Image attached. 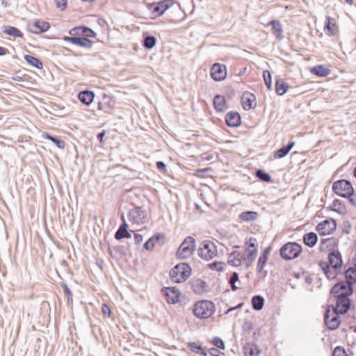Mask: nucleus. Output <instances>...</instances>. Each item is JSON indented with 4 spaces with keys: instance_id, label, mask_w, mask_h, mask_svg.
Segmentation results:
<instances>
[{
    "instance_id": "1",
    "label": "nucleus",
    "mask_w": 356,
    "mask_h": 356,
    "mask_svg": "<svg viewBox=\"0 0 356 356\" xmlns=\"http://www.w3.org/2000/svg\"><path fill=\"white\" fill-rule=\"evenodd\" d=\"M332 188L337 195L348 199L351 205L356 207V193L349 180H337L332 184Z\"/></svg>"
},
{
    "instance_id": "2",
    "label": "nucleus",
    "mask_w": 356,
    "mask_h": 356,
    "mask_svg": "<svg viewBox=\"0 0 356 356\" xmlns=\"http://www.w3.org/2000/svg\"><path fill=\"white\" fill-rule=\"evenodd\" d=\"M216 311L214 303L211 300H201L197 301L193 307V314L200 319H207L211 317Z\"/></svg>"
},
{
    "instance_id": "3",
    "label": "nucleus",
    "mask_w": 356,
    "mask_h": 356,
    "mask_svg": "<svg viewBox=\"0 0 356 356\" xmlns=\"http://www.w3.org/2000/svg\"><path fill=\"white\" fill-rule=\"evenodd\" d=\"M192 268L186 262L175 265L169 272V276L175 283H182L191 276Z\"/></svg>"
},
{
    "instance_id": "4",
    "label": "nucleus",
    "mask_w": 356,
    "mask_h": 356,
    "mask_svg": "<svg viewBox=\"0 0 356 356\" xmlns=\"http://www.w3.org/2000/svg\"><path fill=\"white\" fill-rule=\"evenodd\" d=\"M302 251V246L299 243L287 242L280 248V254L283 259L289 261L298 257Z\"/></svg>"
},
{
    "instance_id": "5",
    "label": "nucleus",
    "mask_w": 356,
    "mask_h": 356,
    "mask_svg": "<svg viewBox=\"0 0 356 356\" xmlns=\"http://www.w3.org/2000/svg\"><path fill=\"white\" fill-rule=\"evenodd\" d=\"M195 239L193 236H188L184 238L179 245L176 252V257L181 259H188L195 252Z\"/></svg>"
},
{
    "instance_id": "6",
    "label": "nucleus",
    "mask_w": 356,
    "mask_h": 356,
    "mask_svg": "<svg viewBox=\"0 0 356 356\" xmlns=\"http://www.w3.org/2000/svg\"><path fill=\"white\" fill-rule=\"evenodd\" d=\"M197 254L201 259L210 261L217 255V246L213 241L204 240L197 249Z\"/></svg>"
},
{
    "instance_id": "7",
    "label": "nucleus",
    "mask_w": 356,
    "mask_h": 356,
    "mask_svg": "<svg viewBox=\"0 0 356 356\" xmlns=\"http://www.w3.org/2000/svg\"><path fill=\"white\" fill-rule=\"evenodd\" d=\"M332 296H347L350 297L353 293V282L347 280H341L336 283L331 289Z\"/></svg>"
},
{
    "instance_id": "8",
    "label": "nucleus",
    "mask_w": 356,
    "mask_h": 356,
    "mask_svg": "<svg viewBox=\"0 0 356 356\" xmlns=\"http://www.w3.org/2000/svg\"><path fill=\"white\" fill-rule=\"evenodd\" d=\"M340 315L341 313L327 307L324 314V322L328 330H335L339 327L341 324Z\"/></svg>"
},
{
    "instance_id": "9",
    "label": "nucleus",
    "mask_w": 356,
    "mask_h": 356,
    "mask_svg": "<svg viewBox=\"0 0 356 356\" xmlns=\"http://www.w3.org/2000/svg\"><path fill=\"white\" fill-rule=\"evenodd\" d=\"M162 296L168 304L175 305L179 302L181 293L176 286H165L161 290Z\"/></svg>"
},
{
    "instance_id": "10",
    "label": "nucleus",
    "mask_w": 356,
    "mask_h": 356,
    "mask_svg": "<svg viewBox=\"0 0 356 356\" xmlns=\"http://www.w3.org/2000/svg\"><path fill=\"white\" fill-rule=\"evenodd\" d=\"M337 227V220L330 218L319 222L316 227V230L321 236H325L332 234L336 230Z\"/></svg>"
},
{
    "instance_id": "11",
    "label": "nucleus",
    "mask_w": 356,
    "mask_h": 356,
    "mask_svg": "<svg viewBox=\"0 0 356 356\" xmlns=\"http://www.w3.org/2000/svg\"><path fill=\"white\" fill-rule=\"evenodd\" d=\"M337 298L336 305H330L327 307L333 311L341 313V315L346 314L350 308V299L347 296H333Z\"/></svg>"
},
{
    "instance_id": "12",
    "label": "nucleus",
    "mask_w": 356,
    "mask_h": 356,
    "mask_svg": "<svg viewBox=\"0 0 356 356\" xmlns=\"http://www.w3.org/2000/svg\"><path fill=\"white\" fill-rule=\"evenodd\" d=\"M327 259L330 267L332 266L337 273H341L343 269V260L341 254L338 250L330 252Z\"/></svg>"
},
{
    "instance_id": "13",
    "label": "nucleus",
    "mask_w": 356,
    "mask_h": 356,
    "mask_svg": "<svg viewBox=\"0 0 356 356\" xmlns=\"http://www.w3.org/2000/svg\"><path fill=\"white\" fill-rule=\"evenodd\" d=\"M227 66L219 63H214L210 70L211 78L216 81H222L227 77Z\"/></svg>"
},
{
    "instance_id": "14",
    "label": "nucleus",
    "mask_w": 356,
    "mask_h": 356,
    "mask_svg": "<svg viewBox=\"0 0 356 356\" xmlns=\"http://www.w3.org/2000/svg\"><path fill=\"white\" fill-rule=\"evenodd\" d=\"M50 24L44 20L36 19L33 24H28V31L33 34H40L47 32L50 29Z\"/></svg>"
},
{
    "instance_id": "15",
    "label": "nucleus",
    "mask_w": 356,
    "mask_h": 356,
    "mask_svg": "<svg viewBox=\"0 0 356 356\" xmlns=\"http://www.w3.org/2000/svg\"><path fill=\"white\" fill-rule=\"evenodd\" d=\"M175 3L174 0H161L155 2V7H154V17L153 19L162 16L165 12L171 8Z\"/></svg>"
},
{
    "instance_id": "16",
    "label": "nucleus",
    "mask_w": 356,
    "mask_h": 356,
    "mask_svg": "<svg viewBox=\"0 0 356 356\" xmlns=\"http://www.w3.org/2000/svg\"><path fill=\"white\" fill-rule=\"evenodd\" d=\"M165 243V236L162 233H156L151 236L143 245V248L146 250L151 251L157 244L159 246Z\"/></svg>"
},
{
    "instance_id": "17",
    "label": "nucleus",
    "mask_w": 356,
    "mask_h": 356,
    "mask_svg": "<svg viewBox=\"0 0 356 356\" xmlns=\"http://www.w3.org/2000/svg\"><path fill=\"white\" fill-rule=\"evenodd\" d=\"M190 284L191 289L197 295H202L209 291V286L207 282L200 278L191 280Z\"/></svg>"
},
{
    "instance_id": "18",
    "label": "nucleus",
    "mask_w": 356,
    "mask_h": 356,
    "mask_svg": "<svg viewBox=\"0 0 356 356\" xmlns=\"http://www.w3.org/2000/svg\"><path fill=\"white\" fill-rule=\"evenodd\" d=\"M128 217L129 220L134 222L144 223L146 214L140 207L136 206L129 210Z\"/></svg>"
},
{
    "instance_id": "19",
    "label": "nucleus",
    "mask_w": 356,
    "mask_h": 356,
    "mask_svg": "<svg viewBox=\"0 0 356 356\" xmlns=\"http://www.w3.org/2000/svg\"><path fill=\"white\" fill-rule=\"evenodd\" d=\"M324 31L330 37L334 36L339 31L336 21L333 17L330 16L325 17Z\"/></svg>"
},
{
    "instance_id": "20",
    "label": "nucleus",
    "mask_w": 356,
    "mask_h": 356,
    "mask_svg": "<svg viewBox=\"0 0 356 356\" xmlns=\"http://www.w3.org/2000/svg\"><path fill=\"white\" fill-rule=\"evenodd\" d=\"M255 101L256 97L254 94L248 91H245L243 93L241 97V105L245 110L249 111L254 108L256 106Z\"/></svg>"
},
{
    "instance_id": "21",
    "label": "nucleus",
    "mask_w": 356,
    "mask_h": 356,
    "mask_svg": "<svg viewBox=\"0 0 356 356\" xmlns=\"http://www.w3.org/2000/svg\"><path fill=\"white\" fill-rule=\"evenodd\" d=\"M225 122L229 127H238L241 124V115L236 111H229L225 115Z\"/></svg>"
},
{
    "instance_id": "22",
    "label": "nucleus",
    "mask_w": 356,
    "mask_h": 356,
    "mask_svg": "<svg viewBox=\"0 0 356 356\" xmlns=\"http://www.w3.org/2000/svg\"><path fill=\"white\" fill-rule=\"evenodd\" d=\"M129 225L127 222H122L115 233L114 237L117 241H121L124 238H130L133 230L129 229Z\"/></svg>"
},
{
    "instance_id": "23",
    "label": "nucleus",
    "mask_w": 356,
    "mask_h": 356,
    "mask_svg": "<svg viewBox=\"0 0 356 356\" xmlns=\"http://www.w3.org/2000/svg\"><path fill=\"white\" fill-rule=\"evenodd\" d=\"M271 246L265 248L260 253L257 264V273H261L268 261V255L271 252Z\"/></svg>"
},
{
    "instance_id": "24",
    "label": "nucleus",
    "mask_w": 356,
    "mask_h": 356,
    "mask_svg": "<svg viewBox=\"0 0 356 356\" xmlns=\"http://www.w3.org/2000/svg\"><path fill=\"white\" fill-rule=\"evenodd\" d=\"M129 250V245H115L111 247L110 245H108L109 254L113 258L118 256H119L121 258L125 257L127 256Z\"/></svg>"
},
{
    "instance_id": "25",
    "label": "nucleus",
    "mask_w": 356,
    "mask_h": 356,
    "mask_svg": "<svg viewBox=\"0 0 356 356\" xmlns=\"http://www.w3.org/2000/svg\"><path fill=\"white\" fill-rule=\"evenodd\" d=\"M213 104L215 110L218 113H223L228 108L225 97L221 95H216L214 96Z\"/></svg>"
},
{
    "instance_id": "26",
    "label": "nucleus",
    "mask_w": 356,
    "mask_h": 356,
    "mask_svg": "<svg viewBox=\"0 0 356 356\" xmlns=\"http://www.w3.org/2000/svg\"><path fill=\"white\" fill-rule=\"evenodd\" d=\"M268 25L271 26L272 33L279 41L283 40V29L280 22L277 19H272L269 22Z\"/></svg>"
},
{
    "instance_id": "27",
    "label": "nucleus",
    "mask_w": 356,
    "mask_h": 356,
    "mask_svg": "<svg viewBox=\"0 0 356 356\" xmlns=\"http://www.w3.org/2000/svg\"><path fill=\"white\" fill-rule=\"evenodd\" d=\"M157 39L155 36L150 35L148 32L143 33L142 45L145 49L150 50L156 44Z\"/></svg>"
},
{
    "instance_id": "28",
    "label": "nucleus",
    "mask_w": 356,
    "mask_h": 356,
    "mask_svg": "<svg viewBox=\"0 0 356 356\" xmlns=\"http://www.w3.org/2000/svg\"><path fill=\"white\" fill-rule=\"evenodd\" d=\"M289 84L282 79L280 76L275 77V90L277 95H284L288 90Z\"/></svg>"
},
{
    "instance_id": "29",
    "label": "nucleus",
    "mask_w": 356,
    "mask_h": 356,
    "mask_svg": "<svg viewBox=\"0 0 356 356\" xmlns=\"http://www.w3.org/2000/svg\"><path fill=\"white\" fill-rule=\"evenodd\" d=\"M294 140H290L287 145H282L280 149L274 152L275 159H282L285 157L295 145Z\"/></svg>"
},
{
    "instance_id": "30",
    "label": "nucleus",
    "mask_w": 356,
    "mask_h": 356,
    "mask_svg": "<svg viewBox=\"0 0 356 356\" xmlns=\"http://www.w3.org/2000/svg\"><path fill=\"white\" fill-rule=\"evenodd\" d=\"M79 101L86 106H90L95 98V93L88 90H85L79 92L78 95Z\"/></svg>"
},
{
    "instance_id": "31",
    "label": "nucleus",
    "mask_w": 356,
    "mask_h": 356,
    "mask_svg": "<svg viewBox=\"0 0 356 356\" xmlns=\"http://www.w3.org/2000/svg\"><path fill=\"white\" fill-rule=\"evenodd\" d=\"M337 245L335 238L333 237L323 238L320 243V252H327L334 250V248Z\"/></svg>"
},
{
    "instance_id": "32",
    "label": "nucleus",
    "mask_w": 356,
    "mask_h": 356,
    "mask_svg": "<svg viewBox=\"0 0 356 356\" xmlns=\"http://www.w3.org/2000/svg\"><path fill=\"white\" fill-rule=\"evenodd\" d=\"M243 352L245 356H259L261 353L259 347L254 343H246L243 346Z\"/></svg>"
},
{
    "instance_id": "33",
    "label": "nucleus",
    "mask_w": 356,
    "mask_h": 356,
    "mask_svg": "<svg viewBox=\"0 0 356 356\" xmlns=\"http://www.w3.org/2000/svg\"><path fill=\"white\" fill-rule=\"evenodd\" d=\"M310 72L318 77H325L331 73V70L323 65H317L310 69Z\"/></svg>"
},
{
    "instance_id": "34",
    "label": "nucleus",
    "mask_w": 356,
    "mask_h": 356,
    "mask_svg": "<svg viewBox=\"0 0 356 356\" xmlns=\"http://www.w3.org/2000/svg\"><path fill=\"white\" fill-rule=\"evenodd\" d=\"M330 209L341 215H344L347 213L345 202L339 199H335L332 202V204L330 206Z\"/></svg>"
},
{
    "instance_id": "35",
    "label": "nucleus",
    "mask_w": 356,
    "mask_h": 356,
    "mask_svg": "<svg viewBox=\"0 0 356 356\" xmlns=\"http://www.w3.org/2000/svg\"><path fill=\"white\" fill-rule=\"evenodd\" d=\"M318 235L314 232H307L303 236V243L309 248H313L318 242Z\"/></svg>"
},
{
    "instance_id": "36",
    "label": "nucleus",
    "mask_w": 356,
    "mask_h": 356,
    "mask_svg": "<svg viewBox=\"0 0 356 356\" xmlns=\"http://www.w3.org/2000/svg\"><path fill=\"white\" fill-rule=\"evenodd\" d=\"M42 138L51 141L59 149H63L65 148V141L56 136L44 132L42 134Z\"/></svg>"
},
{
    "instance_id": "37",
    "label": "nucleus",
    "mask_w": 356,
    "mask_h": 356,
    "mask_svg": "<svg viewBox=\"0 0 356 356\" xmlns=\"http://www.w3.org/2000/svg\"><path fill=\"white\" fill-rule=\"evenodd\" d=\"M3 33L14 38H24V33L17 27L13 26H3L1 28Z\"/></svg>"
},
{
    "instance_id": "38",
    "label": "nucleus",
    "mask_w": 356,
    "mask_h": 356,
    "mask_svg": "<svg viewBox=\"0 0 356 356\" xmlns=\"http://www.w3.org/2000/svg\"><path fill=\"white\" fill-rule=\"evenodd\" d=\"M265 302L264 298L261 295H254L252 297L251 304L252 309L255 311H260L263 309Z\"/></svg>"
},
{
    "instance_id": "39",
    "label": "nucleus",
    "mask_w": 356,
    "mask_h": 356,
    "mask_svg": "<svg viewBox=\"0 0 356 356\" xmlns=\"http://www.w3.org/2000/svg\"><path fill=\"white\" fill-rule=\"evenodd\" d=\"M24 58L29 65L34 67L38 70H41L43 68L42 62L39 58L35 56L29 54H25Z\"/></svg>"
},
{
    "instance_id": "40",
    "label": "nucleus",
    "mask_w": 356,
    "mask_h": 356,
    "mask_svg": "<svg viewBox=\"0 0 356 356\" xmlns=\"http://www.w3.org/2000/svg\"><path fill=\"white\" fill-rule=\"evenodd\" d=\"M187 348L195 353L202 356L207 355V350H206V348L202 347L200 344H197L196 342H188L187 343Z\"/></svg>"
},
{
    "instance_id": "41",
    "label": "nucleus",
    "mask_w": 356,
    "mask_h": 356,
    "mask_svg": "<svg viewBox=\"0 0 356 356\" xmlns=\"http://www.w3.org/2000/svg\"><path fill=\"white\" fill-rule=\"evenodd\" d=\"M259 216L257 211H245L239 214V219L245 222H250L255 220Z\"/></svg>"
},
{
    "instance_id": "42",
    "label": "nucleus",
    "mask_w": 356,
    "mask_h": 356,
    "mask_svg": "<svg viewBox=\"0 0 356 356\" xmlns=\"http://www.w3.org/2000/svg\"><path fill=\"white\" fill-rule=\"evenodd\" d=\"M254 175L257 178H258L260 181L266 183H273V181L270 175L266 172L264 169L259 168L257 169L254 173Z\"/></svg>"
},
{
    "instance_id": "43",
    "label": "nucleus",
    "mask_w": 356,
    "mask_h": 356,
    "mask_svg": "<svg viewBox=\"0 0 356 356\" xmlns=\"http://www.w3.org/2000/svg\"><path fill=\"white\" fill-rule=\"evenodd\" d=\"M74 44L84 48H91L92 47L93 42L89 38H87L83 35H81L76 37Z\"/></svg>"
},
{
    "instance_id": "44",
    "label": "nucleus",
    "mask_w": 356,
    "mask_h": 356,
    "mask_svg": "<svg viewBox=\"0 0 356 356\" xmlns=\"http://www.w3.org/2000/svg\"><path fill=\"white\" fill-rule=\"evenodd\" d=\"M227 281L232 291H236L237 289H239V287L236 285V282H241L239 280V275L238 273H232L230 275L227 277Z\"/></svg>"
},
{
    "instance_id": "45",
    "label": "nucleus",
    "mask_w": 356,
    "mask_h": 356,
    "mask_svg": "<svg viewBox=\"0 0 356 356\" xmlns=\"http://www.w3.org/2000/svg\"><path fill=\"white\" fill-rule=\"evenodd\" d=\"M102 100L104 101V104L105 105L106 108L110 113V111L115 107V98L113 96L104 93L102 95Z\"/></svg>"
},
{
    "instance_id": "46",
    "label": "nucleus",
    "mask_w": 356,
    "mask_h": 356,
    "mask_svg": "<svg viewBox=\"0 0 356 356\" xmlns=\"http://www.w3.org/2000/svg\"><path fill=\"white\" fill-rule=\"evenodd\" d=\"M60 286L63 289L64 294L67 298V304L68 306L72 305V293L68 286L65 282L60 283Z\"/></svg>"
},
{
    "instance_id": "47",
    "label": "nucleus",
    "mask_w": 356,
    "mask_h": 356,
    "mask_svg": "<svg viewBox=\"0 0 356 356\" xmlns=\"http://www.w3.org/2000/svg\"><path fill=\"white\" fill-rule=\"evenodd\" d=\"M263 78L267 89L268 90H272V76L269 70H264L263 72Z\"/></svg>"
},
{
    "instance_id": "48",
    "label": "nucleus",
    "mask_w": 356,
    "mask_h": 356,
    "mask_svg": "<svg viewBox=\"0 0 356 356\" xmlns=\"http://www.w3.org/2000/svg\"><path fill=\"white\" fill-rule=\"evenodd\" d=\"M346 279L351 280L350 282H356V269L354 267H350L348 270L343 271Z\"/></svg>"
},
{
    "instance_id": "49",
    "label": "nucleus",
    "mask_w": 356,
    "mask_h": 356,
    "mask_svg": "<svg viewBox=\"0 0 356 356\" xmlns=\"http://www.w3.org/2000/svg\"><path fill=\"white\" fill-rule=\"evenodd\" d=\"M81 34L87 38L97 36V33L92 29L84 25L81 26Z\"/></svg>"
},
{
    "instance_id": "50",
    "label": "nucleus",
    "mask_w": 356,
    "mask_h": 356,
    "mask_svg": "<svg viewBox=\"0 0 356 356\" xmlns=\"http://www.w3.org/2000/svg\"><path fill=\"white\" fill-rule=\"evenodd\" d=\"M224 263L222 261H214L207 264V267L212 270H216L218 272H222Z\"/></svg>"
},
{
    "instance_id": "51",
    "label": "nucleus",
    "mask_w": 356,
    "mask_h": 356,
    "mask_svg": "<svg viewBox=\"0 0 356 356\" xmlns=\"http://www.w3.org/2000/svg\"><path fill=\"white\" fill-rule=\"evenodd\" d=\"M325 269L326 270H324V274L328 280H335L337 278L338 274L343 273V270H341V273H337V271H334V269L331 270L330 266H326Z\"/></svg>"
},
{
    "instance_id": "52",
    "label": "nucleus",
    "mask_w": 356,
    "mask_h": 356,
    "mask_svg": "<svg viewBox=\"0 0 356 356\" xmlns=\"http://www.w3.org/2000/svg\"><path fill=\"white\" fill-rule=\"evenodd\" d=\"M211 343L216 348H218L220 350L225 349V343L219 337H214L211 340Z\"/></svg>"
},
{
    "instance_id": "53",
    "label": "nucleus",
    "mask_w": 356,
    "mask_h": 356,
    "mask_svg": "<svg viewBox=\"0 0 356 356\" xmlns=\"http://www.w3.org/2000/svg\"><path fill=\"white\" fill-rule=\"evenodd\" d=\"M332 356H348L346 349L341 346H337L332 351Z\"/></svg>"
},
{
    "instance_id": "54",
    "label": "nucleus",
    "mask_w": 356,
    "mask_h": 356,
    "mask_svg": "<svg viewBox=\"0 0 356 356\" xmlns=\"http://www.w3.org/2000/svg\"><path fill=\"white\" fill-rule=\"evenodd\" d=\"M246 249H257V239L254 237H251L248 241L245 242Z\"/></svg>"
},
{
    "instance_id": "55",
    "label": "nucleus",
    "mask_w": 356,
    "mask_h": 356,
    "mask_svg": "<svg viewBox=\"0 0 356 356\" xmlns=\"http://www.w3.org/2000/svg\"><path fill=\"white\" fill-rule=\"evenodd\" d=\"M229 257H233L234 259H238L241 262L243 261V257L245 256V254L237 251V250H233L231 253L228 254Z\"/></svg>"
},
{
    "instance_id": "56",
    "label": "nucleus",
    "mask_w": 356,
    "mask_h": 356,
    "mask_svg": "<svg viewBox=\"0 0 356 356\" xmlns=\"http://www.w3.org/2000/svg\"><path fill=\"white\" fill-rule=\"evenodd\" d=\"M56 8L63 11L67 8V0H54Z\"/></svg>"
},
{
    "instance_id": "57",
    "label": "nucleus",
    "mask_w": 356,
    "mask_h": 356,
    "mask_svg": "<svg viewBox=\"0 0 356 356\" xmlns=\"http://www.w3.org/2000/svg\"><path fill=\"white\" fill-rule=\"evenodd\" d=\"M102 312L105 317L110 318L111 316V309L108 305L105 303L102 304Z\"/></svg>"
},
{
    "instance_id": "58",
    "label": "nucleus",
    "mask_w": 356,
    "mask_h": 356,
    "mask_svg": "<svg viewBox=\"0 0 356 356\" xmlns=\"http://www.w3.org/2000/svg\"><path fill=\"white\" fill-rule=\"evenodd\" d=\"M242 329L244 332H250L253 329V323L250 321H245L242 325Z\"/></svg>"
},
{
    "instance_id": "59",
    "label": "nucleus",
    "mask_w": 356,
    "mask_h": 356,
    "mask_svg": "<svg viewBox=\"0 0 356 356\" xmlns=\"http://www.w3.org/2000/svg\"><path fill=\"white\" fill-rule=\"evenodd\" d=\"M81 26L74 27L72 29L69 31V34L72 37H79L81 36Z\"/></svg>"
},
{
    "instance_id": "60",
    "label": "nucleus",
    "mask_w": 356,
    "mask_h": 356,
    "mask_svg": "<svg viewBox=\"0 0 356 356\" xmlns=\"http://www.w3.org/2000/svg\"><path fill=\"white\" fill-rule=\"evenodd\" d=\"M258 249H245V258H255L257 255Z\"/></svg>"
},
{
    "instance_id": "61",
    "label": "nucleus",
    "mask_w": 356,
    "mask_h": 356,
    "mask_svg": "<svg viewBox=\"0 0 356 356\" xmlns=\"http://www.w3.org/2000/svg\"><path fill=\"white\" fill-rule=\"evenodd\" d=\"M211 356H225V353L218 350V348H211L207 350V354Z\"/></svg>"
},
{
    "instance_id": "62",
    "label": "nucleus",
    "mask_w": 356,
    "mask_h": 356,
    "mask_svg": "<svg viewBox=\"0 0 356 356\" xmlns=\"http://www.w3.org/2000/svg\"><path fill=\"white\" fill-rule=\"evenodd\" d=\"M227 264L230 266H234V267H238L241 266L242 263L240 260L238 259H234L233 257H229L227 259Z\"/></svg>"
},
{
    "instance_id": "63",
    "label": "nucleus",
    "mask_w": 356,
    "mask_h": 356,
    "mask_svg": "<svg viewBox=\"0 0 356 356\" xmlns=\"http://www.w3.org/2000/svg\"><path fill=\"white\" fill-rule=\"evenodd\" d=\"M156 168L159 170L161 172H164L167 170V165L166 164L161 161H156Z\"/></svg>"
},
{
    "instance_id": "64",
    "label": "nucleus",
    "mask_w": 356,
    "mask_h": 356,
    "mask_svg": "<svg viewBox=\"0 0 356 356\" xmlns=\"http://www.w3.org/2000/svg\"><path fill=\"white\" fill-rule=\"evenodd\" d=\"M226 95L229 99H232L236 95L234 89L232 87H228L226 89Z\"/></svg>"
}]
</instances>
